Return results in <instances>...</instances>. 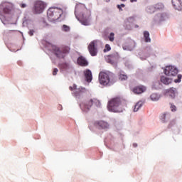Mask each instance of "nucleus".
Returning <instances> with one entry per match:
<instances>
[{
	"label": "nucleus",
	"mask_w": 182,
	"mask_h": 182,
	"mask_svg": "<svg viewBox=\"0 0 182 182\" xmlns=\"http://www.w3.org/2000/svg\"><path fill=\"white\" fill-rule=\"evenodd\" d=\"M88 50L91 56L97 55V41H93L89 44Z\"/></svg>",
	"instance_id": "6e6552de"
},
{
	"label": "nucleus",
	"mask_w": 182,
	"mask_h": 182,
	"mask_svg": "<svg viewBox=\"0 0 182 182\" xmlns=\"http://www.w3.org/2000/svg\"><path fill=\"white\" fill-rule=\"evenodd\" d=\"M171 112H176L177 107H176V105H173V104H171Z\"/></svg>",
	"instance_id": "7c9ffc66"
},
{
	"label": "nucleus",
	"mask_w": 182,
	"mask_h": 182,
	"mask_svg": "<svg viewBox=\"0 0 182 182\" xmlns=\"http://www.w3.org/2000/svg\"><path fill=\"white\" fill-rule=\"evenodd\" d=\"M132 92L135 93V95H141V93H144V92H146V87L143 85H138L132 89Z\"/></svg>",
	"instance_id": "f8f14e48"
},
{
	"label": "nucleus",
	"mask_w": 182,
	"mask_h": 182,
	"mask_svg": "<svg viewBox=\"0 0 182 182\" xmlns=\"http://www.w3.org/2000/svg\"><path fill=\"white\" fill-rule=\"evenodd\" d=\"M140 107H141V103L137 102L134 107V112H139Z\"/></svg>",
	"instance_id": "5701e85b"
},
{
	"label": "nucleus",
	"mask_w": 182,
	"mask_h": 182,
	"mask_svg": "<svg viewBox=\"0 0 182 182\" xmlns=\"http://www.w3.org/2000/svg\"><path fill=\"white\" fill-rule=\"evenodd\" d=\"M62 29L64 32H69L70 31V27L64 24L62 27Z\"/></svg>",
	"instance_id": "393cba45"
},
{
	"label": "nucleus",
	"mask_w": 182,
	"mask_h": 182,
	"mask_svg": "<svg viewBox=\"0 0 182 182\" xmlns=\"http://www.w3.org/2000/svg\"><path fill=\"white\" fill-rule=\"evenodd\" d=\"M77 62L80 66H87L89 65L87 60L82 55L77 58Z\"/></svg>",
	"instance_id": "4468645a"
},
{
	"label": "nucleus",
	"mask_w": 182,
	"mask_h": 182,
	"mask_svg": "<svg viewBox=\"0 0 182 182\" xmlns=\"http://www.w3.org/2000/svg\"><path fill=\"white\" fill-rule=\"evenodd\" d=\"M0 9H3L4 14H11L12 9H14V6H12V4L4 3L0 5Z\"/></svg>",
	"instance_id": "9d476101"
},
{
	"label": "nucleus",
	"mask_w": 182,
	"mask_h": 182,
	"mask_svg": "<svg viewBox=\"0 0 182 182\" xmlns=\"http://www.w3.org/2000/svg\"><path fill=\"white\" fill-rule=\"evenodd\" d=\"M164 73L167 76H176L178 73V70L174 66H167L164 70Z\"/></svg>",
	"instance_id": "1a4fd4ad"
},
{
	"label": "nucleus",
	"mask_w": 182,
	"mask_h": 182,
	"mask_svg": "<svg viewBox=\"0 0 182 182\" xmlns=\"http://www.w3.org/2000/svg\"><path fill=\"white\" fill-rule=\"evenodd\" d=\"M51 49L53 52H54L57 58H60V59H63L65 55L70 52V47L66 46H63V47H61V49L56 46H52Z\"/></svg>",
	"instance_id": "423d86ee"
},
{
	"label": "nucleus",
	"mask_w": 182,
	"mask_h": 182,
	"mask_svg": "<svg viewBox=\"0 0 182 182\" xmlns=\"http://www.w3.org/2000/svg\"><path fill=\"white\" fill-rule=\"evenodd\" d=\"M122 2H126V0H121Z\"/></svg>",
	"instance_id": "a19ab883"
},
{
	"label": "nucleus",
	"mask_w": 182,
	"mask_h": 182,
	"mask_svg": "<svg viewBox=\"0 0 182 182\" xmlns=\"http://www.w3.org/2000/svg\"><path fill=\"white\" fill-rule=\"evenodd\" d=\"M58 68L60 70H69L72 67H70V65L68 63H61L58 65Z\"/></svg>",
	"instance_id": "2eb2a0df"
},
{
	"label": "nucleus",
	"mask_w": 182,
	"mask_h": 182,
	"mask_svg": "<svg viewBox=\"0 0 182 182\" xmlns=\"http://www.w3.org/2000/svg\"><path fill=\"white\" fill-rule=\"evenodd\" d=\"M109 59H112V60H114L116 56H114V55H109Z\"/></svg>",
	"instance_id": "c9c22d12"
},
{
	"label": "nucleus",
	"mask_w": 182,
	"mask_h": 182,
	"mask_svg": "<svg viewBox=\"0 0 182 182\" xmlns=\"http://www.w3.org/2000/svg\"><path fill=\"white\" fill-rule=\"evenodd\" d=\"M33 33H35V31L33 30H30L28 32L30 36H33Z\"/></svg>",
	"instance_id": "f704fd0d"
},
{
	"label": "nucleus",
	"mask_w": 182,
	"mask_h": 182,
	"mask_svg": "<svg viewBox=\"0 0 182 182\" xmlns=\"http://www.w3.org/2000/svg\"><path fill=\"white\" fill-rule=\"evenodd\" d=\"M20 6H21V8H26V4H20Z\"/></svg>",
	"instance_id": "e433bc0d"
},
{
	"label": "nucleus",
	"mask_w": 182,
	"mask_h": 182,
	"mask_svg": "<svg viewBox=\"0 0 182 182\" xmlns=\"http://www.w3.org/2000/svg\"><path fill=\"white\" fill-rule=\"evenodd\" d=\"M112 48H110V45L106 44L105 45V48L104 49V52H109Z\"/></svg>",
	"instance_id": "c756f323"
},
{
	"label": "nucleus",
	"mask_w": 182,
	"mask_h": 182,
	"mask_svg": "<svg viewBox=\"0 0 182 182\" xmlns=\"http://www.w3.org/2000/svg\"><path fill=\"white\" fill-rule=\"evenodd\" d=\"M154 6L155 7V11H159L164 8V5L161 3L156 4Z\"/></svg>",
	"instance_id": "4be33fe9"
},
{
	"label": "nucleus",
	"mask_w": 182,
	"mask_h": 182,
	"mask_svg": "<svg viewBox=\"0 0 182 182\" xmlns=\"http://www.w3.org/2000/svg\"><path fill=\"white\" fill-rule=\"evenodd\" d=\"M130 2H137V0H130Z\"/></svg>",
	"instance_id": "4c0bfd02"
},
{
	"label": "nucleus",
	"mask_w": 182,
	"mask_h": 182,
	"mask_svg": "<svg viewBox=\"0 0 182 182\" xmlns=\"http://www.w3.org/2000/svg\"><path fill=\"white\" fill-rule=\"evenodd\" d=\"M75 15L76 18L81 19L82 25H89V18H90V11L84 4H77L75 6Z\"/></svg>",
	"instance_id": "f257e3e1"
},
{
	"label": "nucleus",
	"mask_w": 182,
	"mask_h": 182,
	"mask_svg": "<svg viewBox=\"0 0 182 182\" xmlns=\"http://www.w3.org/2000/svg\"><path fill=\"white\" fill-rule=\"evenodd\" d=\"M99 82L103 86H109L114 82V75L112 73L100 72Z\"/></svg>",
	"instance_id": "7ed1b4c3"
},
{
	"label": "nucleus",
	"mask_w": 182,
	"mask_h": 182,
	"mask_svg": "<svg viewBox=\"0 0 182 182\" xmlns=\"http://www.w3.org/2000/svg\"><path fill=\"white\" fill-rule=\"evenodd\" d=\"M146 12H148V14H154V12H156V8L154 6H149L146 8Z\"/></svg>",
	"instance_id": "412c9836"
},
{
	"label": "nucleus",
	"mask_w": 182,
	"mask_h": 182,
	"mask_svg": "<svg viewBox=\"0 0 182 182\" xmlns=\"http://www.w3.org/2000/svg\"><path fill=\"white\" fill-rule=\"evenodd\" d=\"M108 38H109L110 42H113V41H114V33H110Z\"/></svg>",
	"instance_id": "bb28decb"
},
{
	"label": "nucleus",
	"mask_w": 182,
	"mask_h": 182,
	"mask_svg": "<svg viewBox=\"0 0 182 182\" xmlns=\"http://www.w3.org/2000/svg\"><path fill=\"white\" fill-rule=\"evenodd\" d=\"M119 80H127V75L124 74H120L119 75Z\"/></svg>",
	"instance_id": "b1692460"
},
{
	"label": "nucleus",
	"mask_w": 182,
	"mask_h": 182,
	"mask_svg": "<svg viewBox=\"0 0 182 182\" xmlns=\"http://www.w3.org/2000/svg\"><path fill=\"white\" fill-rule=\"evenodd\" d=\"M181 77H182L181 75L180 74L178 75V79L174 80L175 83H180V82H181Z\"/></svg>",
	"instance_id": "c85d7f7f"
},
{
	"label": "nucleus",
	"mask_w": 182,
	"mask_h": 182,
	"mask_svg": "<svg viewBox=\"0 0 182 182\" xmlns=\"http://www.w3.org/2000/svg\"><path fill=\"white\" fill-rule=\"evenodd\" d=\"M45 8H46V3L41 0L34 2L33 11L35 14H42Z\"/></svg>",
	"instance_id": "0eeeda50"
},
{
	"label": "nucleus",
	"mask_w": 182,
	"mask_h": 182,
	"mask_svg": "<svg viewBox=\"0 0 182 182\" xmlns=\"http://www.w3.org/2000/svg\"><path fill=\"white\" fill-rule=\"evenodd\" d=\"M172 5L178 11L181 9V1L180 0H172Z\"/></svg>",
	"instance_id": "dca6fc26"
},
{
	"label": "nucleus",
	"mask_w": 182,
	"mask_h": 182,
	"mask_svg": "<svg viewBox=\"0 0 182 182\" xmlns=\"http://www.w3.org/2000/svg\"><path fill=\"white\" fill-rule=\"evenodd\" d=\"M77 87V86L75 85V84H74L73 86H70V87H69V89H70V90H76V88Z\"/></svg>",
	"instance_id": "473e14b6"
},
{
	"label": "nucleus",
	"mask_w": 182,
	"mask_h": 182,
	"mask_svg": "<svg viewBox=\"0 0 182 182\" xmlns=\"http://www.w3.org/2000/svg\"><path fill=\"white\" fill-rule=\"evenodd\" d=\"M150 98H151V100H152L153 102H157V100L160 99V95L156 93H153L150 96Z\"/></svg>",
	"instance_id": "aec40b11"
},
{
	"label": "nucleus",
	"mask_w": 182,
	"mask_h": 182,
	"mask_svg": "<svg viewBox=\"0 0 182 182\" xmlns=\"http://www.w3.org/2000/svg\"><path fill=\"white\" fill-rule=\"evenodd\" d=\"M84 75L86 82L90 83V82H92V80L93 79V76L92 75V71H90V70H86L85 71H84Z\"/></svg>",
	"instance_id": "ddd939ff"
},
{
	"label": "nucleus",
	"mask_w": 182,
	"mask_h": 182,
	"mask_svg": "<svg viewBox=\"0 0 182 182\" xmlns=\"http://www.w3.org/2000/svg\"><path fill=\"white\" fill-rule=\"evenodd\" d=\"M134 147H137V144H134Z\"/></svg>",
	"instance_id": "58836bf2"
},
{
	"label": "nucleus",
	"mask_w": 182,
	"mask_h": 182,
	"mask_svg": "<svg viewBox=\"0 0 182 182\" xmlns=\"http://www.w3.org/2000/svg\"><path fill=\"white\" fill-rule=\"evenodd\" d=\"M14 32V31L10 30L9 31H6L4 33L5 36H12V33Z\"/></svg>",
	"instance_id": "cd10ccee"
},
{
	"label": "nucleus",
	"mask_w": 182,
	"mask_h": 182,
	"mask_svg": "<svg viewBox=\"0 0 182 182\" xmlns=\"http://www.w3.org/2000/svg\"><path fill=\"white\" fill-rule=\"evenodd\" d=\"M122 102L123 100L119 97L111 99L107 105L109 112H112L113 113H121V112H123Z\"/></svg>",
	"instance_id": "f03ea898"
},
{
	"label": "nucleus",
	"mask_w": 182,
	"mask_h": 182,
	"mask_svg": "<svg viewBox=\"0 0 182 182\" xmlns=\"http://www.w3.org/2000/svg\"><path fill=\"white\" fill-rule=\"evenodd\" d=\"M94 126L95 127H98V129H109V123L105 121H97L94 123Z\"/></svg>",
	"instance_id": "9b49d317"
},
{
	"label": "nucleus",
	"mask_w": 182,
	"mask_h": 182,
	"mask_svg": "<svg viewBox=\"0 0 182 182\" xmlns=\"http://www.w3.org/2000/svg\"><path fill=\"white\" fill-rule=\"evenodd\" d=\"M127 29H132V28H130V27H129H129H127Z\"/></svg>",
	"instance_id": "79ce46f5"
},
{
	"label": "nucleus",
	"mask_w": 182,
	"mask_h": 182,
	"mask_svg": "<svg viewBox=\"0 0 182 182\" xmlns=\"http://www.w3.org/2000/svg\"><path fill=\"white\" fill-rule=\"evenodd\" d=\"M144 37L145 42H151V39L150 38V33L149 31H144Z\"/></svg>",
	"instance_id": "6ab92c4d"
},
{
	"label": "nucleus",
	"mask_w": 182,
	"mask_h": 182,
	"mask_svg": "<svg viewBox=\"0 0 182 182\" xmlns=\"http://www.w3.org/2000/svg\"><path fill=\"white\" fill-rule=\"evenodd\" d=\"M95 105V106H99L100 105V101L96 98H90L85 100L84 102L80 104V107L82 112H87L92 108V106Z\"/></svg>",
	"instance_id": "39448f33"
},
{
	"label": "nucleus",
	"mask_w": 182,
	"mask_h": 182,
	"mask_svg": "<svg viewBox=\"0 0 182 182\" xmlns=\"http://www.w3.org/2000/svg\"><path fill=\"white\" fill-rule=\"evenodd\" d=\"M63 11L59 8H50L47 11V16L50 22L58 21L62 16Z\"/></svg>",
	"instance_id": "20e7f679"
},
{
	"label": "nucleus",
	"mask_w": 182,
	"mask_h": 182,
	"mask_svg": "<svg viewBox=\"0 0 182 182\" xmlns=\"http://www.w3.org/2000/svg\"><path fill=\"white\" fill-rule=\"evenodd\" d=\"M174 92H176V89L172 87L168 90V93H171V97H174Z\"/></svg>",
	"instance_id": "a878e982"
},
{
	"label": "nucleus",
	"mask_w": 182,
	"mask_h": 182,
	"mask_svg": "<svg viewBox=\"0 0 182 182\" xmlns=\"http://www.w3.org/2000/svg\"><path fill=\"white\" fill-rule=\"evenodd\" d=\"M58 72H59V70H58V68H54L53 70V75L56 76V75H58Z\"/></svg>",
	"instance_id": "2f4dec72"
},
{
	"label": "nucleus",
	"mask_w": 182,
	"mask_h": 182,
	"mask_svg": "<svg viewBox=\"0 0 182 182\" xmlns=\"http://www.w3.org/2000/svg\"><path fill=\"white\" fill-rule=\"evenodd\" d=\"M161 82L164 83V85H170L173 80L167 77L162 76L161 77Z\"/></svg>",
	"instance_id": "a211bd4d"
},
{
	"label": "nucleus",
	"mask_w": 182,
	"mask_h": 182,
	"mask_svg": "<svg viewBox=\"0 0 182 182\" xmlns=\"http://www.w3.org/2000/svg\"><path fill=\"white\" fill-rule=\"evenodd\" d=\"M170 117H171V115L168 113H164L161 114L160 119L164 123H166V122H168V120H170Z\"/></svg>",
	"instance_id": "f3484780"
},
{
	"label": "nucleus",
	"mask_w": 182,
	"mask_h": 182,
	"mask_svg": "<svg viewBox=\"0 0 182 182\" xmlns=\"http://www.w3.org/2000/svg\"><path fill=\"white\" fill-rule=\"evenodd\" d=\"M117 6L119 11H122V8H124L125 5L122 4L121 5L118 4Z\"/></svg>",
	"instance_id": "72a5a7b5"
},
{
	"label": "nucleus",
	"mask_w": 182,
	"mask_h": 182,
	"mask_svg": "<svg viewBox=\"0 0 182 182\" xmlns=\"http://www.w3.org/2000/svg\"><path fill=\"white\" fill-rule=\"evenodd\" d=\"M135 28H139V26L138 25H135Z\"/></svg>",
	"instance_id": "ea45409f"
}]
</instances>
